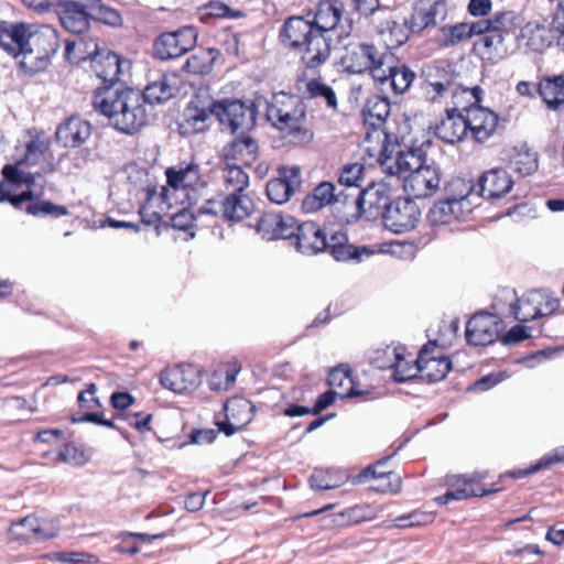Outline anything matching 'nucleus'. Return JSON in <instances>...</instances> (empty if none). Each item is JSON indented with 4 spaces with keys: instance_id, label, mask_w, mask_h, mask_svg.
Masks as SVG:
<instances>
[{
    "instance_id": "obj_1",
    "label": "nucleus",
    "mask_w": 564,
    "mask_h": 564,
    "mask_svg": "<svg viewBox=\"0 0 564 564\" xmlns=\"http://www.w3.org/2000/svg\"><path fill=\"white\" fill-rule=\"evenodd\" d=\"M96 76L101 79L93 96L94 109L111 120L116 130L132 134L141 128V90L124 86L120 76L129 72L131 62L117 53L96 47L91 54Z\"/></svg>"
},
{
    "instance_id": "obj_2",
    "label": "nucleus",
    "mask_w": 564,
    "mask_h": 564,
    "mask_svg": "<svg viewBox=\"0 0 564 564\" xmlns=\"http://www.w3.org/2000/svg\"><path fill=\"white\" fill-rule=\"evenodd\" d=\"M165 176L166 186H161L160 192L155 186H147L143 212L153 207L163 212L177 204L193 206L205 197L208 184L194 159L166 167Z\"/></svg>"
},
{
    "instance_id": "obj_3",
    "label": "nucleus",
    "mask_w": 564,
    "mask_h": 564,
    "mask_svg": "<svg viewBox=\"0 0 564 564\" xmlns=\"http://www.w3.org/2000/svg\"><path fill=\"white\" fill-rule=\"evenodd\" d=\"M281 43L300 53V61L313 74L327 63L332 54V39L323 37L306 12L284 20L279 31Z\"/></svg>"
},
{
    "instance_id": "obj_4",
    "label": "nucleus",
    "mask_w": 564,
    "mask_h": 564,
    "mask_svg": "<svg viewBox=\"0 0 564 564\" xmlns=\"http://www.w3.org/2000/svg\"><path fill=\"white\" fill-rule=\"evenodd\" d=\"M560 464H564V446L553 448L528 468L513 469L505 475H500L498 480L492 482L490 487L480 485L484 479V476L480 474H475L470 477L457 476L455 480L451 482L452 489L436 497L434 500L436 503L443 506L452 500H465L470 497H484L496 494L505 489L502 482L506 477L520 479L540 470L550 469Z\"/></svg>"
},
{
    "instance_id": "obj_5",
    "label": "nucleus",
    "mask_w": 564,
    "mask_h": 564,
    "mask_svg": "<svg viewBox=\"0 0 564 564\" xmlns=\"http://www.w3.org/2000/svg\"><path fill=\"white\" fill-rule=\"evenodd\" d=\"M294 227L291 240H294L296 250L303 254H316L327 250L337 261H360L364 256L373 253L365 246L350 245L347 235L340 230L333 232L328 238L321 226L314 221L299 224L295 220Z\"/></svg>"
},
{
    "instance_id": "obj_6",
    "label": "nucleus",
    "mask_w": 564,
    "mask_h": 564,
    "mask_svg": "<svg viewBox=\"0 0 564 564\" xmlns=\"http://www.w3.org/2000/svg\"><path fill=\"white\" fill-rule=\"evenodd\" d=\"M265 117L292 144L306 145L313 140L314 133L306 124V107L296 95L274 94L267 104Z\"/></svg>"
},
{
    "instance_id": "obj_7",
    "label": "nucleus",
    "mask_w": 564,
    "mask_h": 564,
    "mask_svg": "<svg viewBox=\"0 0 564 564\" xmlns=\"http://www.w3.org/2000/svg\"><path fill=\"white\" fill-rule=\"evenodd\" d=\"M488 30L474 43V50L482 57L501 59L509 54L506 36L516 32L519 26L518 17L513 11L497 12L490 19H485Z\"/></svg>"
},
{
    "instance_id": "obj_8",
    "label": "nucleus",
    "mask_w": 564,
    "mask_h": 564,
    "mask_svg": "<svg viewBox=\"0 0 564 564\" xmlns=\"http://www.w3.org/2000/svg\"><path fill=\"white\" fill-rule=\"evenodd\" d=\"M209 112L232 134H243L257 123V107L252 101L235 98L214 100L209 106Z\"/></svg>"
},
{
    "instance_id": "obj_9",
    "label": "nucleus",
    "mask_w": 564,
    "mask_h": 564,
    "mask_svg": "<svg viewBox=\"0 0 564 564\" xmlns=\"http://www.w3.org/2000/svg\"><path fill=\"white\" fill-rule=\"evenodd\" d=\"M344 13L345 4L340 0H319L315 9L306 11L319 35L330 37L333 32L338 40L348 37L352 31V23Z\"/></svg>"
},
{
    "instance_id": "obj_10",
    "label": "nucleus",
    "mask_w": 564,
    "mask_h": 564,
    "mask_svg": "<svg viewBox=\"0 0 564 564\" xmlns=\"http://www.w3.org/2000/svg\"><path fill=\"white\" fill-rule=\"evenodd\" d=\"M372 79L381 91L402 95L415 79V73L391 51H384L379 66L372 70Z\"/></svg>"
},
{
    "instance_id": "obj_11",
    "label": "nucleus",
    "mask_w": 564,
    "mask_h": 564,
    "mask_svg": "<svg viewBox=\"0 0 564 564\" xmlns=\"http://www.w3.org/2000/svg\"><path fill=\"white\" fill-rule=\"evenodd\" d=\"M183 206L182 209L171 215L170 223L163 220V214L169 209L162 212L161 208L156 210V207H153L148 213L143 212V235L147 238H155L163 232L175 229L184 231L188 238H194L197 217L189 210L191 206Z\"/></svg>"
},
{
    "instance_id": "obj_12",
    "label": "nucleus",
    "mask_w": 564,
    "mask_h": 564,
    "mask_svg": "<svg viewBox=\"0 0 564 564\" xmlns=\"http://www.w3.org/2000/svg\"><path fill=\"white\" fill-rule=\"evenodd\" d=\"M29 46L25 47L20 62L25 73L35 74L47 67L51 57L57 52L59 44L54 30H46L28 36Z\"/></svg>"
},
{
    "instance_id": "obj_13",
    "label": "nucleus",
    "mask_w": 564,
    "mask_h": 564,
    "mask_svg": "<svg viewBox=\"0 0 564 564\" xmlns=\"http://www.w3.org/2000/svg\"><path fill=\"white\" fill-rule=\"evenodd\" d=\"M254 202L246 193H228L221 200L206 199L198 210L200 215L221 216L227 221H242L254 212Z\"/></svg>"
},
{
    "instance_id": "obj_14",
    "label": "nucleus",
    "mask_w": 564,
    "mask_h": 564,
    "mask_svg": "<svg viewBox=\"0 0 564 564\" xmlns=\"http://www.w3.org/2000/svg\"><path fill=\"white\" fill-rule=\"evenodd\" d=\"M457 183L466 187V194L448 197L435 203L427 214L429 221L433 226L454 224L465 219L471 213L468 195L474 189V186L465 185L462 180H458Z\"/></svg>"
},
{
    "instance_id": "obj_15",
    "label": "nucleus",
    "mask_w": 564,
    "mask_h": 564,
    "mask_svg": "<svg viewBox=\"0 0 564 564\" xmlns=\"http://www.w3.org/2000/svg\"><path fill=\"white\" fill-rule=\"evenodd\" d=\"M384 226L394 234L414 229L420 221L421 210L411 198L398 197L382 212Z\"/></svg>"
},
{
    "instance_id": "obj_16",
    "label": "nucleus",
    "mask_w": 564,
    "mask_h": 564,
    "mask_svg": "<svg viewBox=\"0 0 564 564\" xmlns=\"http://www.w3.org/2000/svg\"><path fill=\"white\" fill-rule=\"evenodd\" d=\"M502 319L492 313L479 312L466 323L465 337L470 346H488L494 344L502 330Z\"/></svg>"
},
{
    "instance_id": "obj_17",
    "label": "nucleus",
    "mask_w": 564,
    "mask_h": 564,
    "mask_svg": "<svg viewBox=\"0 0 564 564\" xmlns=\"http://www.w3.org/2000/svg\"><path fill=\"white\" fill-rule=\"evenodd\" d=\"M225 420L215 417V424L219 432L231 436L243 430L254 417L256 408L251 401L243 397H232L223 406Z\"/></svg>"
},
{
    "instance_id": "obj_18",
    "label": "nucleus",
    "mask_w": 564,
    "mask_h": 564,
    "mask_svg": "<svg viewBox=\"0 0 564 564\" xmlns=\"http://www.w3.org/2000/svg\"><path fill=\"white\" fill-rule=\"evenodd\" d=\"M197 34L191 26L162 33L154 41L153 54L161 61L177 58L196 45Z\"/></svg>"
},
{
    "instance_id": "obj_19",
    "label": "nucleus",
    "mask_w": 564,
    "mask_h": 564,
    "mask_svg": "<svg viewBox=\"0 0 564 564\" xmlns=\"http://www.w3.org/2000/svg\"><path fill=\"white\" fill-rule=\"evenodd\" d=\"M382 56H384V51L380 52L372 44L349 43L345 46L340 64L349 74L369 72L372 76V70L379 66Z\"/></svg>"
},
{
    "instance_id": "obj_20",
    "label": "nucleus",
    "mask_w": 564,
    "mask_h": 564,
    "mask_svg": "<svg viewBox=\"0 0 564 564\" xmlns=\"http://www.w3.org/2000/svg\"><path fill=\"white\" fill-rule=\"evenodd\" d=\"M420 377L430 383L442 381L452 369L449 357L444 356L436 340L423 345L417 355Z\"/></svg>"
},
{
    "instance_id": "obj_21",
    "label": "nucleus",
    "mask_w": 564,
    "mask_h": 564,
    "mask_svg": "<svg viewBox=\"0 0 564 564\" xmlns=\"http://www.w3.org/2000/svg\"><path fill=\"white\" fill-rule=\"evenodd\" d=\"M147 84L143 86V102L162 105L174 98L177 87V76L164 70H148Z\"/></svg>"
},
{
    "instance_id": "obj_22",
    "label": "nucleus",
    "mask_w": 564,
    "mask_h": 564,
    "mask_svg": "<svg viewBox=\"0 0 564 564\" xmlns=\"http://www.w3.org/2000/svg\"><path fill=\"white\" fill-rule=\"evenodd\" d=\"M278 175L268 181L265 193L270 202L282 205L300 189L302 184L301 169L296 165L280 166Z\"/></svg>"
},
{
    "instance_id": "obj_23",
    "label": "nucleus",
    "mask_w": 564,
    "mask_h": 564,
    "mask_svg": "<svg viewBox=\"0 0 564 564\" xmlns=\"http://www.w3.org/2000/svg\"><path fill=\"white\" fill-rule=\"evenodd\" d=\"M160 382L175 393H191L202 383L200 370L191 364L167 367L161 371Z\"/></svg>"
},
{
    "instance_id": "obj_24",
    "label": "nucleus",
    "mask_w": 564,
    "mask_h": 564,
    "mask_svg": "<svg viewBox=\"0 0 564 564\" xmlns=\"http://www.w3.org/2000/svg\"><path fill=\"white\" fill-rule=\"evenodd\" d=\"M58 15L63 28L74 34H83L89 29L90 12L86 4L75 0H54L51 10Z\"/></svg>"
},
{
    "instance_id": "obj_25",
    "label": "nucleus",
    "mask_w": 564,
    "mask_h": 564,
    "mask_svg": "<svg viewBox=\"0 0 564 564\" xmlns=\"http://www.w3.org/2000/svg\"><path fill=\"white\" fill-rule=\"evenodd\" d=\"M295 218L291 215L264 212L257 219L256 231L268 241L292 239L294 235Z\"/></svg>"
},
{
    "instance_id": "obj_26",
    "label": "nucleus",
    "mask_w": 564,
    "mask_h": 564,
    "mask_svg": "<svg viewBox=\"0 0 564 564\" xmlns=\"http://www.w3.org/2000/svg\"><path fill=\"white\" fill-rule=\"evenodd\" d=\"M350 197L351 193L346 189L336 192L334 183L323 181L303 198L302 209L305 213H316L330 205L341 204L347 206L350 205Z\"/></svg>"
},
{
    "instance_id": "obj_27",
    "label": "nucleus",
    "mask_w": 564,
    "mask_h": 564,
    "mask_svg": "<svg viewBox=\"0 0 564 564\" xmlns=\"http://www.w3.org/2000/svg\"><path fill=\"white\" fill-rule=\"evenodd\" d=\"M441 173L433 165L423 167L406 174L403 180V189L414 198H427L433 196L440 188Z\"/></svg>"
},
{
    "instance_id": "obj_28",
    "label": "nucleus",
    "mask_w": 564,
    "mask_h": 564,
    "mask_svg": "<svg viewBox=\"0 0 564 564\" xmlns=\"http://www.w3.org/2000/svg\"><path fill=\"white\" fill-rule=\"evenodd\" d=\"M391 187L388 183L372 182L364 189L351 193L350 206H355L359 212L382 210L391 203Z\"/></svg>"
},
{
    "instance_id": "obj_29",
    "label": "nucleus",
    "mask_w": 564,
    "mask_h": 564,
    "mask_svg": "<svg viewBox=\"0 0 564 564\" xmlns=\"http://www.w3.org/2000/svg\"><path fill=\"white\" fill-rule=\"evenodd\" d=\"M465 118L470 139L479 144L488 141L496 133L499 126V116L481 105L471 109V112Z\"/></svg>"
},
{
    "instance_id": "obj_30",
    "label": "nucleus",
    "mask_w": 564,
    "mask_h": 564,
    "mask_svg": "<svg viewBox=\"0 0 564 564\" xmlns=\"http://www.w3.org/2000/svg\"><path fill=\"white\" fill-rule=\"evenodd\" d=\"M513 184L511 175L506 170L496 167L479 176L476 188L484 199L495 202L510 193Z\"/></svg>"
},
{
    "instance_id": "obj_31",
    "label": "nucleus",
    "mask_w": 564,
    "mask_h": 564,
    "mask_svg": "<svg viewBox=\"0 0 564 564\" xmlns=\"http://www.w3.org/2000/svg\"><path fill=\"white\" fill-rule=\"evenodd\" d=\"M259 145L256 139L241 134L223 148L221 160L224 164L251 166L258 159Z\"/></svg>"
},
{
    "instance_id": "obj_32",
    "label": "nucleus",
    "mask_w": 564,
    "mask_h": 564,
    "mask_svg": "<svg viewBox=\"0 0 564 564\" xmlns=\"http://www.w3.org/2000/svg\"><path fill=\"white\" fill-rule=\"evenodd\" d=\"M362 147L368 158L383 169L392 160V153L395 150V144L391 142L390 134L384 129L367 128Z\"/></svg>"
},
{
    "instance_id": "obj_33",
    "label": "nucleus",
    "mask_w": 564,
    "mask_h": 564,
    "mask_svg": "<svg viewBox=\"0 0 564 564\" xmlns=\"http://www.w3.org/2000/svg\"><path fill=\"white\" fill-rule=\"evenodd\" d=\"M91 135V126L79 117H69L56 129L55 141L63 148H77Z\"/></svg>"
},
{
    "instance_id": "obj_34",
    "label": "nucleus",
    "mask_w": 564,
    "mask_h": 564,
    "mask_svg": "<svg viewBox=\"0 0 564 564\" xmlns=\"http://www.w3.org/2000/svg\"><path fill=\"white\" fill-rule=\"evenodd\" d=\"M426 162V152L422 147L406 148L397 152L395 158L388 162L384 171L390 175H397L404 180L406 174L423 167Z\"/></svg>"
},
{
    "instance_id": "obj_35",
    "label": "nucleus",
    "mask_w": 564,
    "mask_h": 564,
    "mask_svg": "<svg viewBox=\"0 0 564 564\" xmlns=\"http://www.w3.org/2000/svg\"><path fill=\"white\" fill-rule=\"evenodd\" d=\"M433 132L444 143H459L468 135L466 118L445 109L444 116L435 123Z\"/></svg>"
},
{
    "instance_id": "obj_36",
    "label": "nucleus",
    "mask_w": 564,
    "mask_h": 564,
    "mask_svg": "<svg viewBox=\"0 0 564 564\" xmlns=\"http://www.w3.org/2000/svg\"><path fill=\"white\" fill-rule=\"evenodd\" d=\"M447 15L448 4L446 0H435L427 8L415 10L410 15L406 24L413 33H421L427 28L443 23Z\"/></svg>"
},
{
    "instance_id": "obj_37",
    "label": "nucleus",
    "mask_w": 564,
    "mask_h": 564,
    "mask_svg": "<svg viewBox=\"0 0 564 564\" xmlns=\"http://www.w3.org/2000/svg\"><path fill=\"white\" fill-rule=\"evenodd\" d=\"M517 40L519 45L534 53H543L553 42L552 29L536 21H530L520 29Z\"/></svg>"
},
{
    "instance_id": "obj_38",
    "label": "nucleus",
    "mask_w": 564,
    "mask_h": 564,
    "mask_svg": "<svg viewBox=\"0 0 564 564\" xmlns=\"http://www.w3.org/2000/svg\"><path fill=\"white\" fill-rule=\"evenodd\" d=\"M486 30H488V23L480 20L443 26L441 28V45L443 47H454L474 36L484 34Z\"/></svg>"
},
{
    "instance_id": "obj_39",
    "label": "nucleus",
    "mask_w": 564,
    "mask_h": 564,
    "mask_svg": "<svg viewBox=\"0 0 564 564\" xmlns=\"http://www.w3.org/2000/svg\"><path fill=\"white\" fill-rule=\"evenodd\" d=\"M536 94L549 110H564V75L541 77L536 85Z\"/></svg>"
},
{
    "instance_id": "obj_40",
    "label": "nucleus",
    "mask_w": 564,
    "mask_h": 564,
    "mask_svg": "<svg viewBox=\"0 0 564 564\" xmlns=\"http://www.w3.org/2000/svg\"><path fill=\"white\" fill-rule=\"evenodd\" d=\"M26 31L24 23L0 21V47L12 56H23L25 47L29 46Z\"/></svg>"
},
{
    "instance_id": "obj_41",
    "label": "nucleus",
    "mask_w": 564,
    "mask_h": 564,
    "mask_svg": "<svg viewBox=\"0 0 564 564\" xmlns=\"http://www.w3.org/2000/svg\"><path fill=\"white\" fill-rule=\"evenodd\" d=\"M352 373L349 365L341 364L329 371L327 383L341 398L359 397L364 391L359 389Z\"/></svg>"
},
{
    "instance_id": "obj_42",
    "label": "nucleus",
    "mask_w": 564,
    "mask_h": 564,
    "mask_svg": "<svg viewBox=\"0 0 564 564\" xmlns=\"http://www.w3.org/2000/svg\"><path fill=\"white\" fill-rule=\"evenodd\" d=\"M452 106L446 109L460 116H468L471 109L479 107L481 102L482 90L479 86L466 88L460 85H454L452 91Z\"/></svg>"
},
{
    "instance_id": "obj_43",
    "label": "nucleus",
    "mask_w": 564,
    "mask_h": 564,
    "mask_svg": "<svg viewBox=\"0 0 564 564\" xmlns=\"http://www.w3.org/2000/svg\"><path fill=\"white\" fill-rule=\"evenodd\" d=\"M365 127L368 129H383L390 115V100L388 97L371 95L367 98L362 108Z\"/></svg>"
},
{
    "instance_id": "obj_44",
    "label": "nucleus",
    "mask_w": 564,
    "mask_h": 564,
    "mask_svg": "<svg viewBox=\"0 0 564 564\" xmlns=\"http://www.w3.org/2000/svg\"><path fill=\"white\" fill-rule=\"evenodd\" d=\"M305 97L323 104L324 107L332 111H338V98L332 86L324 83L323 78L314 77L305 84Z\"/></svg>"
},
{
    "instance_id": "obj_45",
    "label": "nucleus",
    "mask_w": 564,
    "mask_h": 564,
    "mask_svg": "<svg viewBox=\"0 0 564 564\" xmlns=\"http://www.w3.org/2000/svg\"><path fill=\"white\" fill-rule=\"evenodd\" d=\"M375 516L369 506L357 505L328 516L327 525L333 528H346L370 521Z\"/></svg>"
},
{
    "instance_id": "obj_46",
    "label": "nucleus",
    "mask_w": 564,
    "mask_h": 564,
    "mask_svg": "<svg viewBox=\"0 0 564 564\" xmlns=\"http://www.w3.org/2000/svg\"><path fill=\"white\" fill-rule=\"evenodd\" d=\"M539 166L536 152L527 145L513 148L509 156V167L521 176H528L536 172Z\"/></svg>"
},
{
    "instance_id": "obj_47",
    "label": "nucleus",
    "mask_w": 564,
    "mask_h": 564,
    "mask_svg": "<svg viewBox=\"0 0 564 564\" xmlns=\"http://www.w3.org/2000/svg\"><path fill=\"white\" fill-rule=\"evenodd\" d=\"M542 300L543 294L540 292H529L518 299L512 305L514 318L521 323H527L541 317V310L538 308Z\"/></svg>"
},
{
    "instance_id": "obj_48",
    "label": "nucleus",
    "mask_w": 564,
    "mask_h": 564,
    "mask_svg": "<svg viewBox=\"0 0 564 564\" xmlns=\"http://www.w3.org/2000/svg\"><path fill=\"white\" fill-rule=\"evenodd\" d=\"M219 55L216 48H199L194 52L183 66V69L192 75H207Z\"/></svg>"
},
{
    "instance_id": "obj_49",
    "label": "nucleus",
    "mask_w": 564,
    "mask_h": 564,
    "mask_svg": "<svg viewBox=\"0 0 564 564\" xmlns=\"http://www.w3.org/2000/svg\"><path fill=\"white\" fill-rule=\"evenodd\" d=\"M241 367L237 361L218 366L208 379L209 388L214 391H227L234 387Z\"/></svg>"
},
{
    "instance_id": "obj_50",
    "label": "nucleus",
    "mask_w": 564,
    "mask_h": 564,
    "mask_svg": "<svg viewBox=\"0 0 564 564\" xmlns=\"http://www.w3.org/2000/svg\"><path fill=\"white\" fill-rule=\"evenodd\" d=\"M435 513L423 509H415L411 512L403 513L391 520L390 529H413L421 528L433 523Z\"/></svg>"
},
{
    "instance_id": "obj_51",
    "label": "nucleus",
    "mask_w": 564,
    "mask_h": 564,
    "mask_svg": "<svg viewBox=\"0 0 564 564\" xmlns=\"http://www.w3.org/2000/svg\"><path fill=\"white\" fill-rule=\"evenodd\" d=\"M209 113L205 109H187L183 121L178 123L180 133L188 137L206 131Z\"/></svg>"
},
{
    "instance_id": "obj_52",
    "label": "nucleus",
    "mask_w": 564,
    "mask_h": 564,
    "mask_svg": "<svg viewBox=\"0 0 564 564\" xmlns=\"http://www.w3.org/2000/svg\"><path fill=\"white\" fill-rule=\"evenodd\" d=\"M400 358L395 360L392 369V378L395 382H405L419 376L417 358L414 359L412 354L404 346L403 354H399Z\"/></svg>"
},
{
    "instance_id": "obj_53",
    "label": "nucleus",
    "mask_w": 564,
    "mask_h": 564,
    "mask_svg": "<svg viewBox=\"0 0 564 564\" xmlns=\"http://www.w3.org/2000/svg\"><path fill=\"white\" fill-rule=\"evenodd\" d=\"M224 186L229 193H245L249 186V175L243 166L225 164Z\"/></svg>"
},
{
    "instance_id": "obj_54",
    "label": "nucleus",
    "mask_w": 564,
    "mask_h": 564,
    "mask_svg": "<svg viewBox=\"0 0 564 564\" xmlns=\"http://www.w3.org/2000/svg\"><path fill=\"white\" fill-rule=\"evenodd\" d=\"M404 346L398 345V346H391L388 345L383 348H377L371 351L369 356V362L380 369V370H387V369H393L395 360L400 358L399 354H403Z\"/></svg>"
},
{
    "instance_id": "obj_55",
    "label": "nucleus",
    "mask_w": 564,
    "mask_h": 564,
    "mask_svg": "<svg viewBox=\"0 0 564 564\" xmlns=\"http://www.w3.org/2000/svg\"><path fill=\"white\" fill-rule=\"evenodd\" d=\"M383 36V43L387 46L386 51L401 46L408 41V34L404 26L392 19H387L379 30Z\"/></svg>"
},
{
    "instance_id": "obj_56",
    "label": "nucleus",
    "mask_w": 564,
    "mask_h": 564,
    "mask_svg": "<svg viewBox=\"0 0 564 564\" xmlns=\"http://www.w3.org/2000/svg\"><path fill=\"white\" fill-rule=\"evenodd\" d=\"M25 212L35 217H51L55 219L69 215L66 206L42 199L28 204Z\"/></svg>"
},
{
    "instance_id": "obj_57",
    "label": "nucleus",
    "mask_w": 564,
    "mask_h": 564,
    "mask_svg": "<svg viewBox=\"0 0 564 564\" xmlns=\"http://www.w3.org/2000/svg\"><path fill=\"white\" fill-rule=\"evenodd\" d=\"M87 8L90 12V19L102 22L105 24L116 26L121 23L119 12L102 3L101 0H87Z\"/></svg>"
},
{
    "instance_id": "obj_58",
    "label": "nucleus",
    "mask_w": 564,
    "mask_h": 564,
    "mask_svg": "<svg viewBox=\"0 0 564 564\" xmlns=\"http://www.w3.org/2000/svg\"><path fill=\"white\" fill-rule=\"evenodd\" d=\"M365 166L360 163L344 165L338 175V183L346 187H354L356 193L362 189Z\"/></svg>"
},
{
    "instance_id": "obj_59",
    "label": "nucleus",
    "mask_w": 564,
    "mask_h": 564,
    "mask_svg": "<svg viewBox=\"0 0 564 564\" xmlns=\"http://www.w3.org/2000/svg\"><path fill=\"white\" fill-rule=\"evenodd\" d=\"M389 457L377 460L375 464L367 466L352 477V482L356 485L370 482L371 479H382L395 471L386 467Z\"/></svg>"
},
{
    "instance_id": "obj_60",
    "label": "nucleus",
    "mask_w": 564,
    "mask_h": 564,
    "mask_svg": "<svg viewBox=\"0 0 564 564\" xmlns=\"http://www.w3.org/2000/svg\"><path fill=\"white\" fill-rule=\"evenodd\" d=\"M455 83L449 73H441V82L424 83L423 89L433 101L451 93Z\"/></svg>"
},
{
    "instance_id": "obj_61",
    "label": "nucleus",
    "mask_w": 564,
    "mask_h": 564,
    "mask_svg": "<svg viewBox=\"0 0 564 564\" xmlns=\"http://www.w3.org/2000/svg\"><path fill=\"white\" fill-rule=\"evenodd\" d=\"M369 489L379 494H398L402 488V478L395 474H390L382 479H371Z\"/></svg>"
},
{
    "instance_id": "obj_62",
    "label": "nucleus",
    "mask_w": 564,
    "mask_h": 564,
    "mask_svg": "<svg viewBox=\"0 0 564 564\" xmlns=\"http://www.w3.org/2000/svg\"><path fill=\"white\" fill-rule=\"evenodd\" d=\"M48 145L40 138H33L25 145V154L19 164L35 165L47 151Z\"/></svg>"
},
{
    "instance_id": "obj_63",
    "label": "nucleus",
    "mask_w": 564,
    "mask_h": 564,
    "mask_svg": "<svg viewBox=\"0 0 564 564\" xmlns=\"http://www.w3.org/2000/svg\"><path fill=\"white\" fill-rule=\"evenodd\" d=\"M310 486L322 491L338 488L340 481L329 470L317 469L310 477Z\"/></svg>"
},
{
    "instance_id": "obj_64",
    "label": "nucleus",
    "mask_w": 564,
    "mask_h": 564,
    "mask_svg": "<svg viewBox=\"0 0 564 564\" xmlns=\"http://www.w3.org/2000/svg\"><path fill=\"white\" fill-rule=\"evenodd\" d=\"M243 13L239 10H232L227 4L220 1H210L204 7V17L214 19H237L242 17Z\"/></svg>"
}]
</instances>
